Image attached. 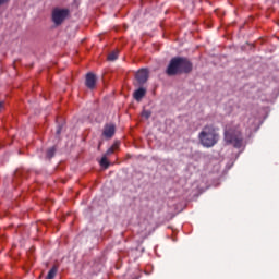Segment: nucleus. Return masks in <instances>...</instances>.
I'll use <instances>...</instances> for the list:
<instances>
[{"label":"nucleus","mask_w":279,"mask_h":279,"mask_svg":"<svg viewBox=\"0 0 279 279\" xmlns=\"http://www.w3.org/2000/svg\"><path fill=\"white\" fill-rule=\"evenodd\" d=\"M142 117H145V119H149V117H151V111L144 110V111L142 112Z\"/></svg>","instance_id":"15"},{"label":"nucleus","mask_w":279,"mask_h":279,"mask_svg":"<svg viewBox=\"0 0 279 279\" xmlns=\"http://www.w3.org/2000/svg\"><path fill=\"white\" fill-rule=\"evenodd\" d=\"M225 141L229 145H233L236 149H241L243 147V136L241 135V131L236 129H225Z\"/></svg>","instance_id":"3"},{"label":"nucleus","mask_w":279,"mask_h":279,"mask_svg":"<svg viewBox=\"0 0 279 279\" xmlns=\"http://www.w3.org/2000/svg\"><path fill=\"white\" fill-rule=\"evenodd\" d=\"M57 271H58V269H56V268L50 269L46 279H53V278H56Z\"/></svg>","instance_id":"12"},{"label":"nucleus","mask_w":279,"mask_h":279,"mask_svg":"<svg viewBox=\"0 0 279 279\" xmlns=\"http://www.w3.org/2000/svg\"><path fill=\"white\" fill-rule=\"evenodd\" d=\"M114 124H107L104 129L102 136H105L106 138H112V136H114Z\"/></svg>","instance_id":"6"},{"label":"nucleus","mask_w":279,"mask_h":279,"mask_svg":"<svg viewBox=\"0 0 279 279\" xmlns=\"http://www.w3.org/2000/svg\"><path fill=\"white\" fill-rule=\"evenodd\" d=\"M10 0H0V5H4V3H8Z\"/></svg>","instance_id":"17"},{"label":"nucleus","mask_w":279,"mask_h":279,"mask_svg":"<svg viewBox=\"0 0 279 279\" xmlns=\"http://www.w3.org/2000/svg\"><path fill=\"white\" fill-rule=\"evenodd\" d=\"M198 138L203 147L210 149V147H215L219 143V132L215 126L208 125L201 131Z\"/></svg>","instance_id":"2"},{"label":"nucleus","mask_w":279,"mask_h":279,"mask_svg":"<svg viewBox=\"0 0 279 279\" xmlns=\"http://www.w3.org/2000/svg\"><path fill=\"white\" fill-rule=\"evenodd\" d=\"M97 83V78L95 77V74L87 73L85 84L87 88H95V84Z\"/></svg>","instance_id":"7"},{"label":"nucleus","mask_w":279,"mask_h":279,"mask_svg":"<svg viewBox=\"0 0 279 279\" xmlns=\"http://www.w3.org/2000/svg\"><path fill=\"white\" fill-rule=\"evenodd\" d=\"M62 133V126H58L57 129V136H60V134Z\"/></svg>","instance_id":"16"},{"label":"nucleus","mask_w":279,"mask_h":279,"mask_svg":"<svg viewBox=\"0 0 279 279\" xmlns=\"http://www.w3.org/2000/svg\"><path fill=\"white\" fill-rule=\"evenodd\" d=\"M56 156V147H51L47 150V158H53Z\"/></svg>","instance_id":"13"},{"label":"nucleus","mask_w":279,"mask_h":279,"mask_svg":"<svg viewBox=\"0 0 279 279\" xmlns=\"http://www.w3.org/2000/svg\"><path fill=\"white\" fill-rule=\"evenodd\" d=\"M100 167H104L105 169H108L110 167V163L108 162V157L104 155L100 159Z\"/></svg>","instance_id":"10"},{"label":"nucleus","mask_w":279,"mask_h":279,"mask_svg":"<svg viewBox=\"0 0 279 279\" xmlns=\"http://www.w3.org/2000/svg\"><path fill=\"white\" fill-rule=\"evenodd\" d=\"M193 71V63L183 57H174L170 60L166 70L167 75H178L180 73H191Z\"/></svg>","instance_id":"1"},{"label":"nucleus","mask_w":279,"mask_h":279,"mask_svg":"<svg viewBox=\"0 0 279 279\" xmlns=\"http://www.w3.org/2000/svg\"><path fill=\"white\" fill-rule=\"evenodd\" d=\"M3 110V102H0V112Z\"/></svg>","instance_id":"18"},{"label":"nucleus","mask_w":279,"mask_h":279,"mask_svg":"<svg viewBox=\"0 0 279 279\" xmlns=\"http://www.w3.org/2000/svg\"><path fill=\"white\" fill-rule=\"evenodd\" d=\"M69 9H54L52 11V22L54 25H62L66 16H69Z\"/></svg>","instance_id":"4"},{"label":"nucleus","mask_w":279,"mask_h":279,"mask_svg":"<svg viewBox=\"0 0 279 279\" xmlns=\"http://www.w3.org/2000/svg\"><path fill=\"white\" fill-rule=\"evenodd\" d=\"M260 123V119L258 118H251L248 120V128L251 131L257 130L258 124Z\"/></svg>","instance_id":"9"},{"label":"nucleus","mask_w":279,"mask_h":279,"mask_svg":"<svg viewBox=\"0 0 279 279\" xmlns=\"http://www.w3.org/2000/svg\"><path fill=\"white\" fill-rule=\"evenodd\" d=\"M146 94L147 89H145V87H140L137 90L134 92L133 97L135 101H141V99H143V97H145Z\"/></svg>","instance_id":"8"},{"label":"nucleus","mask_w":279,"mask_h":279,"mask_svg":"<svg viewBox=\"0 0 279 279\" xmlns=\"http://www.w3.org/2000/svg\"><path fill=\"white\" fill-rule=\"evenodd\" d=\"M112 154H114V146H111L110 148H108V150L106 151L105 156H112Z\"/></svg>","instance_id":"14"},{"label":"nucleus","mask_w":279,"mask_h":279,"mask_svg":"<svg viewBox=\"0 0 279 279\" xmlns=\"http://www.w3.org/2000/svg\"><path fill=\"white\" fill-rule=\"evenodd\" d=\"M136 80L140 84V86H143L149 80V71L147 69H141L136 73Z\"/></svg>","instance_id":"5"},{"label":"nucleus","mask_w":279,"mask_h":279,"mask_svg":"<svg viewBox=\"0 0 279 279\" xmlns=\"http://www.w3.org/2000/svg\"><path fill=\"white\" fill-rule=\"evenodd\" d=\"M118 58H119V52H118V51H112V52L108 56L107 60H108L109 62H114V60H117Z\"/></svg>","instance_id":"11"}]
</instances>
